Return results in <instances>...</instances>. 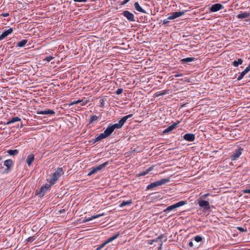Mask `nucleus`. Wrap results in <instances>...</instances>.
Here are the masks:
<instances>
[{"mask_svg": "<svg viewBox=\"0 0 250 250\" xmlns=\"http://www.w3.org/2000/svg\"><path fill=\"white\" fill-rule=\"evenodd\" d=\"M184 140L188 142H193L195 139V136L193 133H187L183 136Z\"/></svg>", "mask_w": 250, "mask_h": 250, "instance_id": "11", "label": "nucleus"}, {"mask_svg": "<svg viewBox=\"0 0 250 250\" xmlns=\"http://www.w3.org/2000/svg\"><path fill=\"white\" fill-rule=\"evenodd\" d=\"M188 246L190 247H192L193 246V243L192 241H190L188 243Z\"/></svg>", "mask_w": 250, "mask_h": 250, "instance_id": "52", "label": "nucleus"}, {"mask_svg": "<svg viewBox=\"0 0 250 250\" xmlns=\"http://www.w3.org/2000/svg\"><path fill=\"white\" fill-rule=\"evenodd\" d=\"M119 234H116L115 235H114V236L109 238L108 239V240L106 241V243H109L110 242H111L113 240H114V239H115L116 238H117L118 236H119Z\"/></svg>", "mask_w": 250, "mask_h": 250, "instance_id": "34", "label": "nucleus"}, {"mask_svg": "<svg viewBox=\"0 0 250 250\" xmlns=\"http://www.w3.org/2000/svg\"><path fill=\"white\" fill-rule=\"evenodd\" d=\"M169 19H168V18L167 19H165L163 21V24H165V25H166L169 22Z\"/></svg>", "mask_w": 250, "mask_h": 250, "instance_id": "45", "label": "nucleus"}, {"mask_svg": "<svg viewBox=\"0 0 250 250\" xmlns=\"http://www.w3.org/2000/svg\"><path fill=\"white\" fill-rule=\"evenodd\" d=\"M34 239L35 238H34L33 236L29 237L26 239V241L27 242H32Z\"/></svg>", "mask_w": 250, "mask_h": 250, "instance_id": "42", "label": "nucleus"}, {"mask_svg": "<svg viewBox=\"0 0 250 250\" xmlns=\"http://www.w3.org/2000/svg\"><path fill=\"white\" fill-rule=\"evenodd\" d=\"M34 160V155L33 154H29L28 155L26 162L28 166H30Z\"/></svg>", "mask_w": 250, "mask_h": 250, "instance_id": "17", "label": "nucleus"}, {"mask_svg": "<svg viewBox=\"0 0 250 250\" xmlns=\"http://www.w3.org/2000/svg\"><path fill=\"white\" fill-rule=\"evenodd\" d=\"M101 249V247H98L96 249V250H100Z\"/></svg>", "mask_w": 250, "mask_h": 250, "instance_id": "56", "label": "nucleus"}, {"mask_svg": "<svg viewBox=\"0 0 250 250\" xmlns=\"http://www.w3.org/2000/svg\"><path fill=\"white\" fill-rule=\"evenodd\" d=\"M7 152L9 155L13 156L16 155L19 153V151L17 149H10L8 150Z\"/></svg>", "mask_w": 250, "mask_h": 250, "instance_id": "29", "label": "nucleus"}, {"mask_svg": "<svg viewBox=\"0 0 250 250\" xmlns=\"http://www.w3.org/2000/svg\"><path fill=\"white\" fill-rule=\"evenodd\" d=\"M247 73V72H246V71L244 70L243 71H242V72L240 73V75L238 77V78H237V80H238V81H240V80H242V79L243 78L244 76H245Z\"/></svg>", "mask_w": 250, "mask_h": 250, "instance_id": "33", "label": "nucleus"}, {"mask_svg": "<svg viewBox=\"0 0 250 250\" xmlns=\"http://www.w3.org/2000/svg\"><path fill=\"white\" fill-rule=\"evenodd\" d=\"M153 169V166L150 167L149 168L146 169L145 171H142V172H140L139 173L137 174L136 175V176L137 177H139L141 176H145V175H146L147 174H148L150 171L152 170Z\"/></svg>", "mask_w": 250, "mask_h": 250, "instance_id": "15", "label": "nucleus"}, {"mask_svg": "<svg viewBox=\"0 0 250 250\" xmlns=\"http://www.w3.org/2000/svg\"><path fill=\"white\" fill-rule=\"evenodd\" d=\"M134 8L138 12L143 13H146V11L140 6L138 2H135Z\"/></svg>", "mask_w": 250, "mask_h": 250, "instance_id": "18", "label": "nucleus"}, {"mask_svg": "<svg viewBox=\"0 0 250 250\" xmlns=\"http://www.w3.org/2000/svg\"><path fill=\"white\" fill-rule=\"evenodd\" d=\"M210 194L209 193H208L207 194H205L204 195H202L201 196H200V197L199 198V199H202V200H204V199H205Z\"/></svg>", "mask_w": 250, "mask_h": 250, "instance_id": "41", "label": "nucleus"}, {"mask_svg": "<svg viewBox=\"0 0 250 250\" xmlns=\"http://www.w3.org/2000/svg\"><path fill=\"white\" fill-rule=\"evenodd\" d=\"M192 240L195 241L197 242H200L203 240V237L200 235H197L193 238Z\"/></svg>", "mask_w": 250, "mask_h": 250, "instance_id": "32", "label": "nucleus"}, {"mask_svg": "<svg viewBox=\"0 0 250 250\" xmlns=\"http://www.w3.org/2000/svg\"><path fill=\"white\" fill-rule=\"evenodd\" d=\"M123 88H119L116 91L115 93L117 95H120L123 92Z\"/></svg>", "mask_w": 250, "mask_h": 250, "instance_id": "40", "label": "nucleus"}, {"mask_svg": "<svg viewBox=\"0 0 250 250\" xmlns=\"http://www.w3.org/2000/svg\"><path fill=\"white\" fill-rule=\"evenodd\" d=\"M113 131L114 129L111 127V126L110 125L106 128V129L104 131V133L107 137L108 136H110Z\"/></svg>", "mask_w": 250, "mask_h": 250, "instance_id": "19", "label": "nucleus"}, {"mask_svg": "<svg viewBox=\"0 0 250 250\" xmlns=\"http://www.w3.org/2000/svg\"><path fill=\"white\" fill-rule=\"evenodd\" d=\"M20 127H22V124L21 123Z\"/></svg>", "mask_w": 250, "mask_h": 250, "instance_id": "57", "label": "nucleus"}, {"mask_svg": "<svg viewBox=\"0 0 250 250\" xmlns=\"http://www.w3.org/2000/svg\"><path fill=\"white\" fill-rule=\"evenodd\" d=\"M108 164V162H106L99 166H98L97 167H95V168H96V170L98 171H100L102 169H103V168L105 167Z\"/></svg>", "mask_w": 250, "mask_h": 250, "instance_id": "27", "label": "nucleus"}, {"mask_svg": "<svg viewBox=\"0 0 250 250\" xmlns=\"http://www.w3.org/2000/svg\"><path fill=\"white\" fill-rule=\"evenodd\" d=\"M97 172V171L96 170V168L95 167H93L92 168V169L88 173V175H89V176L93 174H94Z\"/></svg>", "mask_w": 250, "mask_h": 250, "instance_id": "37", "label": "nucleus"}, {"mask_svg": "<svg viewBox=\"0 0 250 250\" xmlns=\"http://www.w3.org/2000/svg\"><path fill=\"white\" fill-rule=\"evenodd\" d=\"M104 102L105 101L104 99H101L100 101V106L101 107H104Z\"/></svg>", "mask_w": 250, "mask_h": 250, "instance_id": "39", "label": "nucleus"}, {"mask_svg": "<svg viewBox=\"0 0 250 250\" xmlns=\"http://www.w3.org/2000/svg\"><path fill=\"white\" fill-rule=\"evenodd\" d=\"M21 119L20 118H19V117H17V116L14 117L12 118L11 119H8V121L6 123H5V125H8L14 123L16 122H20V121H21Z\"/></svg>", "mask_w": 250, "mask_h": 250, "instance_id": "16", "label": "nucleus"}, {"mask_svg": "<svg viewBox=\"0 0 250 250\" xmlns=\"http://www.w3.org/2000/svg\"><path fill=\"white\" fill-rule=\"evenodd\" d=\"M132 116H133L132 114H129L128 115L124 116L122 118H121V119L118 122V123H116L113 125H112L111 126L113 128L114 130L116 128H118V129L121 128L123 126V125H124L125 122L126 121V120L132 117Z\"/></svg>", "mask_w": 250, "mask_h": 250, "instance_id": "4", "label": "nucleus"}, {"mask_svg": "<svg viewBox=\"0 0 250 250\" xmlns=\"http://www.w3.org/2000/svg\"><path fill=\"white\" fill-rule=\"evenodd\" d=\"M27 42V40H22V41L19 42L17 43L16 46L19 47H22L25 46V45Z\"/></svg>", "mask_w": 250, "mask_h": 250, "instance_id": "24", "label": "nucleus"}, {"mask_svg": "<svg viewBox=\"0 0 250 250\" xmlns=\"http://www.w3.org/2000/svg\"><path fill=\"white\" fill-rule=\"evenodd\" d=\"M249 77H250V76H249Z\"/></svg>", "mask_w": 250, "mask_h": 250, "instance_id": "58", "label": "nucleus"}, {"mask_svg": "<svg viewBox=\"0 0 250 250\" xmlns=\"http://www.w3.org/2000/svg\"><path fill=\"white\" fill-rule=\"evenodd\" d=\"M130 0H125L124 1L122 2L121 5H125L126 3H127L128 2H129Z\"/></svg>", "mask_w": 250, "mask_h": 250, "instance_id": "50", "label": "nucleus"}, {"mask_svg": "<svg viewBox=\"0 0 250 250\" xmlns=\"http://www.w3.org/2000/svg\"><path fill=\"white\" fill-rule=\"evenodd\" d=\"M87 0H74V2H86Z\"/></svg>", "mask_w": 250, "mask_h": 250, "instance_id": "51", "label": "nucleus"}, {"mask_svg": "<svg viewBox=\"0 0 250 250\" xmlns=\"http://www.w3.org/2000/svg\"><path fill=\"white\" fill-rule=\"evenodd\" d=\"M243 151V148L241 147H239L238 149H236L235 151L233 153V154L230 156V159L232 161H235L237 160L240 156L242 154V151Z\"/></svg>", "mask_w": 250, "mask_h": 250, "instance_id": "7", "label": "nucleus"}, {"mask_svg": "<svg viewBox=\"0 0 250 250\" xmlns=\"http://www.w3.org/2000/svg\"><path fill=\"white\" fill-rule=\"evenodd\" d=\"M9 169H7V168L5 169V172L7 173L9 171Z\"/></svg>", "mask_w": 250, "mask_h": 250, "instance_id": "55", "label": "nucleus"}, {"mask_svg": "<svg viewBox=\"0 0 250 250\" xmlns=\"http://www.w3.org/2000/svg\"><path fill=\"white\" fill-rule=\"evenodd\" d=\"M81 102V101L79 100L77 101H75L72 102L70 104V105L76 104H78Z\"/></svg>", "mask_w": 250, "mask_h": 250, "instance_id": "43", "label": "nucleus"}, {"mask_svg": "<svg viewBox=\"0 0 250 250\" xmlns=\"http://www.w3.org/2000/svg\"><path fill=\"white\" fill-rule=\"evenodd\" d=\"M245 70L247 72V73H248L250 71V63L249 64V65H248V66H247L246 69H245Z\"/></svg>", "mask_w": 250, "mask_h": 250, "instance_id": "49", "label": "nucleus"}, {"mask_svg": "<svg viewBox=\"0 0 250 250\" xmlns=\"http://www.w3.org/2000/svg\"><path fill=\"white\" fill-rule=\"evenodd\" d=\"M176 208L175 207L174 205H171L170 206H168L165 209L163 210V212H167L168 211H170L171 210H173L174 209H175Z\"/></svg>", "mask_w": 250, "mask_h": 250, "instance_id": "30", "label": "nucleus"}, {"mask_svg": "<svg viewBox=\"0 0 250 250\" xmlns=\"http://www.w3.org/2000/svg\"><path fill=\"white\" fill-rule=\"evenodd\" d=\"M196 59L195 58L188 57L183 59L181 60L182 63H188L195 61Z\"/></svg>", "mask_w": 250, "mask_h": 250, "instance_id": "22", "label": "nucleus"}, {"mask_svg": "<svg viewBox=\"0 0 250 250\" xmlns=\"http://www.w3.org/2000/svg\"><path fill=\"white\" fill-rule=\"evenodd\" d=\"M167 94V92L165 90L162 91V92H157L155 93V95L156 96V97H160V96H163L164 95H165Z\"/></svg>", "mask_w": 250, "mask_h": 250, "instance_id": "36", "label": "nucleus"}, {"mask_svg": "<svg viewBox=\"0 0 250 250\" xmlns=\"http://www.w3.org/2000/svg\"><path fill=\"white\" fill-rule=\"evenodd\" d=\"M185 11L175 12L168 17V19L173 20L185 14Z\"/></svg>", "mask_w": 250, "mask_h": 250, "instance_id": "12", "label": "nucleus"}, {"mask_svg": "<svg viewBox=\"0 0 250 250\" xmlns=\"http://www.w3.org/2000/svg\"><path fill=\"white\" fill-rule=\"evenodd\" d=\"M167 240V236L165 234H162L155 239L148 240L147 244L149 245H152L154 242L158 243L159 246L157 250H160L162 248L163 243L164 242H166Z\"/></svg>", "mask_w": 250, "mask_h": 250, "instance_id": "2", "label": "nucleus"}, {"mask_svg": "<svg viewBox=\"0 0 250 250\" xmlns=\"http://www.w3.org/2000/svg\"><path fill=\"white\" fill-rule=\"evenodd\" d=\"M53 59H54V57L51 56H47L44 59V61H46L48 62H49L50 61H51Z\"/></svg>", "mask_w": 250, "mask_h": 250, "instance_id": "38", "label": "nucleus"}, {"mask_svg": "<svg viewBox=\"0 0 250 250\" xmlns=\"http://www.w3.org/2000/svg\"><path fill=\"white\" fill-rule=\"evenodd\" d=\"M99 119V117L96 115H92L89 119V124H91L93 122L97 121Z\"/></svg>", "mask_w": 250, "mask_h": 250, "instance_id": "31", "label": "nucleus"}, {"mask_svg": "<svg viewBox=\"0 0 250 250\" xmlns=\"http://www.w3.org/2000/svg\"><path fill=\"white\" fill-rule=\"evenodd\" d=\"M224 6L220 3H215L213 4L209 8L210 12H215L219 11L220 10L224 9Z\"/></svg>", "mask_w": 250, "mask_h": 250, "instance_id": "8", "label": "nucleus"}, {"mask_svg": "<svg viewBox=\"0 0 250 250\" xmlns=\"http://www.w3.org/2000/svg\"><path fill=\"white\" fill-rule=\"evenodd\" d=\"M182 74H179V75H175V76L176 77H179V76H182Z\"/></svg>", "mask_w": 250, "mask_h": 250, "instance_id": "54", "label": "nucleus"}, {"mask_svg": "<svg viewBox=\"0 0 250 250\" xmlns=\"http://www.w3.org/2000/svg\"><path fill=\"white\" fill-rule=\"evenodd\" d=\"M179 123H180V121H177L176 122V123H175L174 124L168 126L166 129H165L164 130L163 133L166 134V133L173 130V129H174L175 128H176L177 127V126L178 125Z\"/></svg>", "mask_w": 250, "mask_h": 250, "instance_id": "10", "label": "nucleus"}, {"mask_svg": "<svg viewBox=\"0 0 250 250\" xmlns=\"http://www.w3.org/2000/svg\"><path fill=\"white\" fill-rule=\"evenodd\" d=\"M13 30L12 28H10L9 29L4 31L0 35V41L3 40L6 37H7L9 35L11 34Z\"/></svg>", "mask_w": 250, "mask_h": 250, "instance_id": "13", "label": "nucleus"}, {"mask_svg": "<svg viewBox=\"0 0 250 250\" xmlns=\"http://www.w3.org/2000/svg\"><path fill=\"white\" fill-rule=\"evenodd\" d=\"M169 181V178H164L160 180L155 181L154 182L151 183L149 185H147L146 187V189H150L156 188L157 187L162 186L164 185Z\"/></svg>", "mask_w": 250, "mask_h": 250, "instance_id": "3", "label": "nucleus"}, {"mask_svg": "<svg viewBox=\"0 0 250 250\" xmlns=\"http://www.w3.org/2000/svg\"><path fill=\"white\" fill-rule=\"evenodd\" d=\"M244 193H250V189H247L243 190Z\"/></svg>", "mask_w": 250, "mask_h": 250, "instance_id": "48", "label": "nucleus"}, {"mask_svg": "<svg viewBox=\"0 0 250 250\" xmlns=\"http://www.w3.org/2000/svg\"><path fill=\"white\" fill-rule=\"evenodd\" d=\"M13 165V161L11 159H8L4 162V165L7 167V169H10Z\"/></svg>", "mask_w": 250, "mask_h": 250, "instance_id": "23", "label": "nucleus"}, {"mask_svg": "<svg viewBox=\"0 0 250 250\" xmlns=\"http://www.w3.org/2000/svg\"><path fill=\"white\" fill-rule=\"evenodd\" d=\"M1 17H7L9 16V14L8 13H3L0 15Z\"/></svg>", "mask_w": 250, "mask_h": 250, "instance_id": "46", "label": "nucleus"}, {"mask_svg": "<svg viewBox=\"0 0 250 250\" xmlns=\"http://www.w3.org/2000/svg\"><path fill=\"white\" fill-rule=\"evenodd\" d=\"M122 14L129 21H135L134 15L132 13L130 12L129 11H127V10L124 11L122 13Z\"/></svg>", "mask_w": 250, "mask_h": 250, "instance_id": "9", "label": "nucleus"}, {"mask_svg": "<svg viewBox=\"0 0 250 250\" xmlns=\"http://www.w3.org/2000/svg\"><path fill=\"white\" fill-rule=\"evenodd\" d=\"M38 114H42V115H47V114H51L54 115L55 114V112L53 110L51 109H47L42 111H38Z\"/></svg>", "mask_w": 250, "mask_h": 250, "instance_id": "14", "label": "nucleus"}, {"mask_svg": "<svg viewBox=\"0 0 250 250\" xmlns=\"http://www.w3.org/2000/svg\"><path fill=\"white\" fill-rule=\"evenodd\" d=\"M250 14L249 13H248L247 12H243L240 14H239L237 16V18L238 19H244L246 18H248L250 17Z\"/></svg>", "mask_w": 250, "mask_h": 250, "instance_id": "21", "label": "nucleus"}, {"mask_svg": "<svg viewBox=\"0 0 250 250\" xmlns=\"http://www.w3.org/2000/svg\"><path fill=\"white\" fill-rule=\"evenodd\" d=\"M63 173L64 172L62 167H58L57 169H55L54 172L50 175L48 179L49 184L51 186L53 185Z\"/></svg>", "mask_w": 250, "mask_h": 250, "instance_id": "1", "label": "nucleus"}, {"mask_svg": "<svg viewBox=\"0 0 250 250\" xmlns=\"http://www.w3.org/2000/svg\"><path fill=\"white\" fill-rule=\"evenodd\" d=\"M52 186L49 184H45L44 186H42L40 188H38L35 191L36 195H38L39 197H43L46 191L50 188Z\"/></svg>", "mask_w": 250, "mask_h": 250, "instance_id": "5", "label": "nucleus"}, {"mask_svg": "<svg viewBox=\"0 0 250 250\" xmlns=\"http://www.w3.org/2000/svg\"><path fill=\"white\" fill-rule=\"evenodd\" d=\"M81 101V102L80 103L81 104V106H83L87 103V101H86V100L83 101V100H82Z\"/></svg>", "mask_w": 250, "mask_h": 250, "instance_id": "44", "label": "nucleus"}, {"mask_svg": "<svg viewBox=\"0 0 250 250\" xmlns=\"http://www.w3.org/2000/svg\"><path fill=\"white\" fill-rule=\"evenodd\" d=\"M243 62V60L242 59H238L237 61H234L232 62V65L234 67H237L239 65L242 64Z\"/></svg>", "mask_w": 250, "mask_h": 250, "instance_id": "25", "label": "nucleus"}, {"mask_svg": "<svg viewBox=\"0 0 250 250\" xmlns=\"http://www.w3.org/2000/svg\"><path fill=\"white\" fill-rule=\"evenodd\" d=\"M132 203V201L131 199L129 200H128V201H123L121 204L120 205H119V207L120 208H123L125 206H128V205H130L131 203Z\"/></svg>", "mask_w": 250, "mask_h": 250, "instance_id": "26", "label": "nucleus"}, {"mask_svg": "<svg viewBox=\"0 0 250 250\" xmlns=\"http://www.w3.org/2000/svg\"><path fill=\"white\" fill-rule=\"evenodd\" d=\"M107 244V243H106V241L105 243H103V244H102V245L100 246V247H101V249H102V248H103V247L105 245V244Z\"/></svg>", "mask_w": 250, "mask_h": 250, "instance_id": "53", "label": "nucleus"}, {"mask_svg": "<svg viewBox=\"0 0 250 250\" xmlns=\"http://www.w3.org/2000/svg\"><path fill=\"white\" fill-rule=\"evenodd\" d=\"M198 204L199 207L204 209V210H208L210 207L208 201L202 199H198Z\"/></svg>", "mask_w": 250, "mask_h": 250, "instance_id": "6", "label": "nucleus"}, {"mask_svg": "<svg viewBox=\"0 0 250 250\" xmlns=\"http://www.w3.org/2000/svg\"><path fill=\"white\" fill-rule=\"evenodd\" d=\"M107 137L106 136V135L104 134V133L103 132L101 134H100L98 136L96 137L95 138V139H93L92 141L94 142V143H95V142H98V141H101L102 139H104L105 138H106Z\"/></svg>", "mask_w": 250, "mask_h": 250, "instance_id": "20", "label": "nucleus"}, {"mask_svg": "<svg viewBox=\"0 0 250 250\" xmlns=\"http://www.w3.org/2000/svg\"><path fill=\"white\" fill-rule=\"evenodd\" d=\"M237 229L241 232L246 231L247 230L241 227H238Z\"/></svg>", "mask_w": 250, "mask_h": 250, "instance_id": "47", "label": "nucleus"}, {"mask_svg": "<svg viewBox=\"0 0 250 250\" xmlns=\"http://www.w3.org/2000/svg\"><path fill=\"white\" fill-rule=\"evenodd\" d=\"M103 215H101V214H98V215H93V216H92L91 217H89L87 219H86L85 220V222L86 221H90V220H92V219H95V218H98L101 216H102Z\"/></svg>", "mask_w": 250, "mask_h": 250, "instance_id": "35", "label": "nucleus"}, {"mask_svg": "<svg viewBox=\"0 0 250 250\" xmlns=\"http://www.w3.org/2000/svg\"><path fill=\"white\" fill-rule=\"evenodd\" d=\"M187 204L186 201H181L179 202L176 203V204H174L175 206V207L176 208L180 207L181 206H183Z\"/></svg>", "mask_w": 250, "mask_h": 250, "instance_id": "28", "label": "nucleus"}]
</instances>
